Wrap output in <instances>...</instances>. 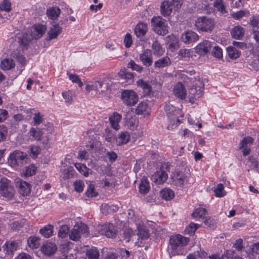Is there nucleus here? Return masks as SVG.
I'll use <instances>...</instances> for the list:
<instances>
[{"label":"nucleus","mask_w":259,"mask_h":259,"mask_svg":"<svg viewBox=\"0 0 259 259\" xmlns=\"http://www.w3.org/2000/svg\"><path fill=\"white\" fill-rule=\"evenodd\" d=\"M189 241V238L180 234L171 236L169 238L167 247L169 257L171 258L176 255H185L187 253L185 247Z\"/></svg>","instance_id":"f257e3e1"},{"label":"nucleus","mask_w":259,"mask_h":259,"mask_svg":"<svg viewBox=\"0 0 259 259\" xmlns=\"http://www.w3.org/2000/svg\"><path fill=\"white\" fill-rule=\"evenodd\" d=\"M189 87V102L193 103L195 100L200 98L203 93L204 83L200 77L195 78L193 84H188Z\"/></svg>","instance_id":"f03ea898"},{"label":"nucleus","mask_w":259,"mask_h":259,"mask_svg":"<svg viewBox=\"0 0 259 259\" xmlns=\"http://www.w3.org/2000/svg\"><path fill=\"white\" fill-rule=\"evenodd\" d=\"M29 159L28 156L26 153L19 150H15L10 155L8 162L11 166L15 167L17 165H23L27 163Z\"/></svg>","instance_id":"7ed1b4c3"},{"label":"nucleus","mask_w":259,"mask_h":259,"mask_svg":"<svg viewBox=\"0 0 259 259\" xmlns=\"http://www.w3.org/2000/svg\"><path fill=\"white\" fill-rule=\"evenodd\" d=\"M188 172L177 170L171 176L172 185L177 188H182L188 184L190 178Z\"/></svg>","instance_id":"20e7f679"},{"label":"nucleus","mask_w":259,"mask_h":259,"mask_svg":"<svg viewBox=\"0 0 259 259\" xmlns=\"http://www.w3.org/2000/svg\"><path fill=\"white\" fill-rule=\"evenodd\" d=\"M165 22V20L161 17H153L151 20L153 31L160 35L167 34L168 32V27Z\"/></svg>","instance_id":"39448f33"},{"label":"nucleus","mask_w":259,"mask_h":259,"mask_svg":"<svg viewBox=\"0 0 259 259\" xmlns=\"http://www.w3.org/2000/svg\"><path fill=\"white\" fill-rule=\"evenodd\" d=\"M214 20L207 16L199 17L195 21L197 28L203 32L211 31L214 28Z\"/></svg>","instance_id":"423d86ee"},{"label":"nucleus","mask_w":259,"mask_h":259,"mask_svg":"<svg viewBox=\"0 0 259 259\" xmlns=\"http://www.w3.org/2000/svg\"><path fill=\"white\" fill-rule=\"evenodd\" d=\"M121 99L125 105L133 106L138 102L139 97L134 91L125 90L121 92Z\"/></svg>","instance_id":"0eeeda50"},{"label":"nucleus","mask_w":259,"mask_h":259,"mask_svg":"<svg viewBox=\"0 0 259 259\" xmlns=\"http://www.w3.org/2000/svg\"><path fill=\"white\" fill-rule=\"evenodd\" d=\"M13 187L10 184V181L7 179H2L0 181V194L4 197L10 199L14 194Z\"/></svg>","instance_id":"6e6552de"},{"label":"nucleus","mask_w":259,"mask_h":259,"mask_svg":"<svg viewBox=\"0 0 259 259\" xmlns=\"http://www.w3.org/2000/svg\"><path fill=\"white\" fill-rule=\"evenodd\" d=\"M100 233L108 238H114L117 234V230L111 223H106L99 227Z\"/></svg>","instance_id":"1a4fd4ad"},{"label":"nucleus","mask_w":259,"mask_h":259,"mask_svg":"<svg viewBox=\"0 0 259 259\" xmlns=\"http://www.w3.org/2000/svg\"><path fill=\"white\" fill-rule=\"evenodd\" d=\"M46 30V25L36 24L33 25L28 32L32 39H38L42 36Z\"/></svg>","instance_id":"9d476101"},{"label":"nucleus","mask_w":259,"mask_h":259,"mask_svg":"<svg viewBox=\"0 0 259 259\" xmlns=\"http://www.w3.org/2000/svg\"><path fill=\"white\" fill-rule=\"evenodd\" d=\"M88 231V227L84 224L75 225L69 234V237L72 240L76 241L80 238L81 234L86 233Z\"/></svg>","instance_id":"9b49d317"},{"label":"nucleus","mask_w":259,"mask_h":259,"mask_svg":"<svg viewBox=\"0 0 259 259\" xmlns=\"http://www.w3.org/2000/svg\"><path fill=\"white\" fill-rule=\"evenodd\" d=\"M15 182L16 186L19 188L20 193L21 195H27L30 193L31 185L29 183L23 181L19 178L15 179Z\"/></svg>","instance_id":"f8f14e48"},{"label":"nucleus","mask_w":259,"mask_h":259,"mask_svg":"<svg viewBox=\"0 0 259 259\" xmlns=\"http://www.w3.org/2000/svg\"><path fill=\"white\" fill-rule=\"evenodd\" d=\"M139 59L146 67L150 66L153 63V57L151 50H145L140 54Z\"/></svg>","instance_id":"ddd939ff"},{"label":"nucleus","mask_w":259,"mask_h":259,"mask_svg":"<svg viewBox=\"0 0 259 259\" xmlns=\"http://www.w3.org/2000/svg\"><path fill=\"white\" fill-rule=\"evenodd\" d=\"M57 249V247L54 243L49 241H47L43 244L41 247V252L44 254L48 256H50L54 254Z\"/></svg>","instance_id":"4468645a"},{"label":"nucleus","mask_w":259,"mask_h":259,"mask_svg":"<svg viewBox=\"0 0 259 259\" xmlns=\"http://www.w3.org/2000/svg\"><path fill=\"white\" fill-rule=\"evenodd\" d=\"M62 31V28L57 23H54L48 32V36L46 38L48 40H51L57 38Z\"/></svg>","instance_id":"2eb2a0df"},{"label":"nucleus","mask_w":259,"mask_h":259,"mask_svg":"<svg viewBox=\"0 0 259 259\" xmlns=\"http://www.w3.org/2000/svg\"><path fill=\"white\" fill-rule=\"evenodd\" d=\"M17 41L23 50L27 49L29 42L33 40L28 31L17 36Z\"/></svg>","instance_id":"dca6fc26"},{"label":"nucleus","mask_w":259,"mask_h":259,"mask_svg":"<svg viewBox=\"0 0 259 259\" xmlns=\"http://www.w3.org/2000/svg\"><path fill=\"white\" fill-rule=\"evenodd\" d=\"M211 47V42L209 40H205L196 46V51L200 55H204L210 50Z\"/></svg>","instance_id":"f3484780"},{"label":"nucleus","mask_w":259,"mask_h":259,"mask_svg":"<svg viewBox=\"0 0 259 259\" xmlns=\"http://www.w3.org/2000/svg\"><path fill=\"white\" fill-rule=\"evenodd\" d=\"M168 178V175L163 170L156 171L152 177L153 181L157 184H162L165 182Z\"/></svg>","instance_id":"a211bd4d"},{"label":"nucleus","mask_w":259,"mask_h":259,"mask_svg":"<svg viewBox=\"0 0 259 259\" xmlns=\"http://www.w3.org/2000/svg\"><path fill=\"white\" fill-rule=\"evenodd\" d=\"M198 35L193 31H187L182 34L181 40L185 44H190L197 40Z\"/></svg>","instance_id":"6ab92c4d"},{"label":"nucleus","mask_w":259,"mask_h":259,"mask_svg":"<svg viewBox=\"0 0 259 259\" xmlns=\"http://www.w3.org/2000/svg\"><path fill=\"white\" fill-rule=\"evenodd\" d=\"M135 112L137 115L145 117L150 115V108L146 102H141L137 106Z\"/></svg>","instance_id":"aec40b11"},{"label":"nucleus","mask_w":259,"mask_h":259,"mask_svg":"<svg viewBox=\"0 0 259 259\" xmlns=\"http://www.w3.org/2000/svg\"><path fill=\"white\" fill-rule=\"evenodd\" d=\"M18 243L16 241L6 242L3 248L6 255L12 256L14 252L17 249Z\"/></svg>","instance_id":"412c9836"},{"label":"nucleus","mask_w":259,"mask_h":259,"mask_svg":"<svg viewBox=\"0 0 259 259\" xmlns=\"http://www.w3.org/2000/svg\"><path fill=\"white\" fill-rule=\"evenodd\" d=\"M138 86L143 90L144 96H150L152 93V87L148 81L141 79L137 81Z\"/></svg>","instance_id":"4be33fe9"},{"label":"nucleus","mask_w":259,"mask_h":259,"mask_svg":"<svg viewBox=\"0 0 259 259\" xmlns=\"http://www.w3.org/2000/svg\"><path fill=\"white\" fill-rule=\"evenodd\" d=\"M173 92L174 95L177 97L182 100L185 99L186 96V91L184 86L182 83H178L175 87Z\"/></svg>","instance_id":"5701e85b"},{"label":"nucleus","mask_w":259,"mask_h":259,"mask_svg":"<svg viewBox=\"0 0 259 259\" xmlns=\"http://www.w3.org/2000/svg\"><path fill=\"white\" fill-rule=\"evenodd\" d=\"M148 31V26L146 23L140 22L135 27L134 31L138 37H143Z\"/></svg>","instance_id":"b1692460"},{"label":"nucleus","mask_w":259,"mask_h":259,"mask_svg":"<svg viewBox=\"0 0 259 259\" xmlns=\"http://www.w3.org/2000/svg\"><path fill=\"white\" fill-rule=\"evenodd\" d=\"M130 136L127 132H120L116 139V143L118 146L127 144L130 140Z\"/></svg>","instance_id":"393cba45"},{"label":"nucleus","mask_w":259,"mask_h":259,"mask_svg":"<svg viewBox=\"0 0 259 259\" xmlns=\"http://www.w3.org/2000/svg\"><path fill=\"white\" fill-rule=\"evenodd\" d=\"M161 13L164 16H168L172 12V3L168 1H165L161 5Z\"/></svg>","instance_id":"a878e982"},{"label":"nucleus","mask_w":259,"mask_h":259,"mask_svg":"<svg viewBox=\"0 0 259 259\" xmlns=\"http://www.w3.org/2000/svg\"><path fill=\"white\" fill-rule=\"evenodd\" d=\"M121 115L117 112H114L109 117V121L113 128L118 130L119 128V122L121 119Z\"/></svg>","instance_id":"bb28decb"},{"label":"nucleus","mask_w":259,"mask_h":259,"mask_svg":"<svg viewBox=\"0 0 259 259\" xmlns=\"http://www.w3.org/2000/svg\"><path fill=\"white\" fill-rule=\"evenodd\" d=\"M61 13V10L57 7H52L48 8L46 12V14L48 18L52 20L56 19Z\"/></svg>","instance_id":"cd10ccee"},{"label":"nucleus","mask_w":259,"mask_h":259,"mask_svg":"<svg viewBox=\"0 0 259 259\" xmlns=\"http://www.w3.org/2000/svg\"><path fill=\"white\" fill-rule=\"evenodd\" d=\"M28 134L31 140L40 141L42 136V131L38 128L31 127Z\"/></svg>","instance_id":"c85d7f7f"},{"label":"nucleus","mask_w":259,"mask_h":259,"mask_svg":"<svg viewBox=\"0 0 259 259\" xmlns=\"http://www.w3.org/2000/svg\"><path fill=\"white\" fill-rule=\"evenodd\" d=\"M170 63V58L168 56H165L155 61L154 66L155 68H161L169 66Z\"/></svg>","instance_id":"c756f323"},{"label":"nucleus","mask_w":259,"mask_h":259,"mask_svg":"<svg viewBox=\"0 0 259 259\" xmlns=\"http://www.w3.org/2000/svg\"><path fill=\"white\" fill-rule=\"evenodd\" d=\"M1 68L3 70H9L15 66V63L12 59L6 58L1 61Z\"/></svg>","instance_id":"7c9ffc66"},{"label":"nucleus","mask_w":259,"mask_h":259,"mask_svg":"<svg viewBox=\"0 0 259 259\" xmlns=\"http://www.w3.org/2000/svg\"><path fill=\"white\" fill-rule=\"evenodd\" d=\"M231 33L234 38L241 39L244 34V30L241 26H237L232 29Z\"/></svg>","instance_id":"2f4dec72"},{"label":"nucleus","mask_w":259,"mask_h":259,"mask_svg":"<svg viewBox=\"0 0 259 259\" xmlns=\"http://www.w3.org/2000/svg\"><path fill=\"white\" fill-rule=\"evenodd\" d=\"M118 209V207L113 205L103 204L101 206V211L103 214L106 215L110 213L115 212L117 211Z\"/></svg>","instance_id":"473e14b6"},{"label":"nucleus","mask_w":259,"mask_h":259,"mask_svg":"<svg viewBox=\"0 0 259 259\" xmlns=\"http://www.w3.org/2000/svg\"><path fill=\"white\" fill-rule=\"evenodd\" d=\"M150 189V185L147 178H143L139 185V191L141 194H147Z\"/></svg>","instance_id":"72a5a7b5"},{"label":"nucleus","mask_w":259,"mask_h":259,"mask_svg":"<svg viewBox=\"0 0 259 259\" xmlns=\"http://www.w3.org/2000/svg\"><path fill=\"white\" fill-rule=\"evenodd\" d=\"M54 226L52 225H48L39 230V233L45 237L49 238L53 235Z\"/></svg>","instance_id":"f704fd0d"},{"label":"nucleus","mask_w":259,"mask_h":259,"mask_svg":"<svg viewBox=\"0 0 259 259\" xmlns=\"http://www.w3.org/2000/svg\"><path fill=\"white\" fill-rule=\"evenodd\" d=\"M118 76L121 79H125V82L128 84L133 82L134 76L132 73L126 72L125 70H121L118 73Z\"/></svg>","instance_id":"c9c22d12"},{"label":"nucleus","mask_w":259,"mask_h":259,"mask_svg":"<svg viewBox=\"0 0 259 259\" xmlns=\"http://www.w3.org/2000/svg\"><path fill=\"white\" fill-rule=\"evenodd\" d=\"M160 195L163 199L166 200H170L174 198L175 193L172 190L169 188H164L161 190Z\"/></svg>","instance_id":"e433bc0d"},{"label":"nucleus","mask_w":259,"mask_h":259,"mask_svg":"<svg viewBox=\"0 0 259 259\" xmlns=\"http://www.w3.org/2000/svg\"><path fill=\"white\" fill-rule=\"evenodd\" d=\"M152 48L153 51V54L155 56H161L164 53V50L157 40H155L153 42Z\"/></svg>","instance_id":"4c0bfd02"},{"label":"nucleus","mask_w":259,"mask_h":259,"mask_svg":"<svg viewBox=\"0 0 259 259\" xmlns=\"http://www.w3.org/2000/svg\"><path fill=\"white\" fill-rule=\"evenodd\" d=\"M193 51L189 49H181L178 52V56L180 59L187 60L192 57Z\"/></svg>","instance_id":"58836bf2"},{"label":"nucleus","mask_w":259,"mask_h":259,"mask_svg":"<svg viewBox=\"0 0 259 259\" xmlns=\"http://www.w3.org/2000/svg\"><path fill=\"white\" fill-rule=\"evenodd\" d=\"M99 250L95 247H92L86 251V255L89 259H99Z\"/></svg>","instance_id":"ea45409f"},{"label":"nucleus","mask_w":259,"mask_h":259,"mask_svg":"<svg viewBox=\"0 0 259 259\" xmlns=\"http://www.w3.org/2000/svg\"><path fill=\"white\" fill-rule=\"evenodd\" d=\"M103 82L102 80L95 81L92 83L91 90H96L101 92H105L108 90V85H106L103 88Z\"/></svg>","instance_id":"a19ab883"},{"label":"nucleus","mask_w":259,"mask_h":259,"mask_svg":"<svg viewBox=\"0 0 259 259\" xmlns=\"http://www.w3.org/2000/svg\"><path fill=\"white\" fill-rule=\"evenodd\" d=\"M27 221L25 219H21L19 221H15L11 224L12 229L14 231H19L21 228L26 226Z\"/></svg>","instance_id":"79ce46f5"},{"label":"nucleus","mask_w":259,"mask_h":259,"mask_svg":"<svg viewBox=\"0 0 259 259\" xmlns=\"http://www.w3.org/2000/svg\"><path fill=\"white\" fill-rule=\"evenodd\" d=\"M229 57L232 59L238 58L240 55V52L234 47L230 46L227 49Z\"/></svg>","instance_id":"37998d69"},{"label":"nucleus","mask_w":259,"mask_h":259,"mask_svg":"<svg viewBox=\"0 0 259 259\" xmlns=\"http://www.w3.org/2000/svg\"><path fill=\"white\" fill-rule=\"evenodd\" d=\"M207 211L205 208L202 207H198L194 211L192 215L194 218H203L206 215Z\"/></svg>","instance_id":"c03bdc74"},{"label":"nucleus","mask_w":259,"mask_h":259,"mask_svg":"<svg viewBox=\"0 0 259 259\" xmlns=\"http://www.w3.org/2000/svg\"><path fill=\"white\" fill-rule=\"evenodd\" d=\"M36 167L33 164L26 166L23 170V175L25 177H30L35 174Z\"/></svg>","instance_id":"a18cd8bd"},{"label":"nucleus","mask_w":259,"mask_h":259,"mask_svg":"<svg viewBox=\"0 0 259 259\" xmlns=\"http://www.w3.org/2000/svg\"><path fill=\"white\" fill-rule=\"evenodd\" d=\"M164 110L166 112L168 116H170L172 114H175L176 112L178 111L175 106H174L172 104H170V103L167 102L165 103V105L164 106Z\"/></svg>","instance_id":"49530a36"},{"label":"nucleus","mask_w":259,"mask_h":259,"mask_svg":"<svg viewBox=\"0 0 259 259\" xmlns=\"http://www.w3.org/2000/svg\"><path fill=\"white\" fill-rule=\"evenodd\" d=\"M231 253L230 251H226L224 254H212L209 256V259H228L230 257Z\"/></svg>","instance_id":"de8ad7c7"},{"label":"nucleus","mask_w":259,"mask_h":259,"mask_svg":"<svg viewBox=\"0 0 259 259\" xmlns=\"http://www.w3.org/2000/svg\"><path fill=\"white\" fill-rule=\"evenodd\" d=\"M39 239L36 237H30L28 239V243L30 247L33 249H36L39 246Z\"/></svg>","instance_id":"09e8293b"},{"label":"nucleus","mask_w":259,"mask_h":259,"mask_svg":"<svg viewBox=\"0 0 259 259\" xmlns=\"http://www.w3.org/2000/svg\"><path fill=\"white\" fill-rule=\"evenodd\" d=\"M213 191L215 193V195L218 197H223L226 194L224 191V187L222 184H219L216 187L214 188Z\"/></svg>","instance_id":"8fccbe9b"},{"label":"nucleus","mask_w":259,"mask_h":259,"mask_svg":"<svg viewBox=\"0 0 259 259\" xmlns=\"http://www.w3.org/2000/svg\"><path fill=\"white\" fill-rule=\"evenodd\" d=\"M249 24L253 30L259 29V16H253L250 18Z\"/></svg>","instance_id":"3c124183"},{"label":"nucleus","mask_w":259,"mask_h":259,"mask_svg":"<svg viewBox=\"0 0 259 259\" xmlns=\"http://www.w3.org/2000/svg\"><path fill=\"white\" fill-rule=\"evenodd\" d=\"M253 142V139L250 137H245L240 142L239 145V149H241L245 146H247L248 144H252Z\"/></svg>","instance_id":"603ef678"},{"label":"nucleus","mask_w":259,"mask_h":259,"mask_svg":"<svg viewBox=\"0 0 259 259\" xmlns=\"http://www.w3.org/2000/svg\"><path fill=\"white\" fill-rule=\"evenodd\" d=\"M213 6L221 13L225 14L227 13L222 0H215L213 3Z\"/></svg>","instance_id":"864d4df0"},{"label":"nucleus","mask_w":259,"mask_h":259,"mask_svg":"<svg viewBox=\"0 0 259 259\" xmlns=\"http://www.w3.org/2000/svg\"><path fill=\"white\" fill-rule=\"evenodd\" d=\"M197 229L198 226L197 224L193 223H191L185 229V233L186 234H190V235H193L194 234Z\"/></svg>","instance_id":"5fc2aeb1"},{"label":"nucleus","mask_w":259,"mask_h":259,"mask_svg":"<svg viewBox=\"0 0 259 259\" xmlns=\"http://www.w3.org/2000/svg\"><path fill=\"white\" fill-rule=\"evenodd\" d=\"M69 232V227L66 225L61 226L58 232V236L62 238L66 237Z\"/></svg>","instance_id":"6e6d98bb"},{"label":"nucleus","mask_w":259,"mask_h":259,"mask_svg":"<svg viewBox=\"0 0 259 259\" xmlns=\"http://www.w3.org/2000/svg\"><path fill=\"white\" fill-rule=\"evenodd\" d=\"M85 194L88 197H93L97 196L98 193L95 191L94 184H90L89 185Z\"/></svg>","instance_id":"4d7b16f0"},{"label":"nucleus","mask_w":259,"mask_h":259,"mask_svg":"<svg viewBox=\"0 0 259 259\" xmlns=\"http://www.w3.org/2000/svg\"><path fill=\"white\" fill-rule=\"evenodd\" d=\"M73 93L70 91L63 92L62 93V96L65 100V102L69 104H71L73 100Z\"/></svg>","instance_id":"13d9d810"},{"label":"nucleus","mask_w":259,"mask_h":259,"mask_svg":"<svg viewBox=\"0 0 259 259\" xmlns=\"http://www.w3.org/2000/svg\"><path fill=\"white\" fill-rule=\"evenodd\" d=\"M7 134V127L4 124L0 125V143L6 140Z\"/></svg>","instance_id":"bf43d9fd"},{"label":"nucleus","mask_w":259,"mask_h":259,"mask_svg":"<svg viewBox=\"0 0 259 259\" xmlns=\"http://www.w3.org/2000/svg\"><path fill=\"white\" fill-rule=\"evenodd\" d=\"M127 67L131 68L133 70L137 71L138 72H141L143 70V67L137 64L133 60H131V61L128 63Z\"/></svg>","instance_id":"052dcab7"},{"label":"nucleus","mask_w":259,"mask_h":259,"mask_svg":"<svg viewBox=\"0 0 259 259\" xmlns=\"http://www.w3.org/2000/svg\"><path fill=\"white\" fill-rule=\"evenodd\" d=\"M138 235L142 239H147L150 236L149 230L145 228L139 229Z\"/></svg>","instance_id":"680f3d73"},{"label":"nucleus","mask_w":259,"mask_h":259,"mask_svg":"<svg viewBox=\"0 0 259 259\" xmlns=\"http://www.w3.org/2000/svg\"><path fill=\"white\" fill-rule=\"evenodd\" d=\"M67 74L68 76L69 79L73 82L78 83L80 87H82L83 83L77 75L73 74L68 72H67Z\"/></svg>","instance_id":"e2e57ef3"},{"label":"nucleus","mask_w":259,"mask_h":259,"mask_svg":"<svg viewBox=\"0 0 259 259\" xmlns=\"http://www.w3.org/2000/svg\"><path fill=\"white\" fill-rule=\"evenodd\" d=\"M134 235L133 231L130 228L125 229L123 230V237L126 243H128L131 237Z\"/></svg>","instance_id":"0e129e2a"},{"label":"nucleus","mask_w":259,"mask_h":259,"mask_svg":"<svg viewBox=\"0 0 259 259\" xmlns=\"http://www.w3.org/2000/svg\"><path fill=\"white\" fill-rule=\"evenodd\" d=\"M0 9L6 12H9L11 9V4L9 0H4L0 4Z\"/></svg>","instance_id":"69168bd1"},{"label":"nucleus","mask_w":259,"mask_h":259,"mask_svg":"<svg viewBox=\"0 0 259 259\" xmlns=\"http://www.w3.org/2000/svg\"><path fill=\"white\" fill-rule=\"evenodd\" d=\"M211 54L214 57L219 59H220L223 57L222 50L220 47L217 46L213 47Z\"/></svg>","instance_id":"338daca9"},{"label":"nucleus","mask_w":259,"mask_h":259,"mask_svg":"<svg viewBox=\"0 0 259 259\" xmlns=\"http://www.w3.org/2000/svg\"><path fill=\"white\" fill-rule=\"evenodd\" d=\"M34 125H38L42 122L44 118L43 116L39 112H36L33 117Z\"/></svg>","instance_id":"774afa93"}]
</instances>
